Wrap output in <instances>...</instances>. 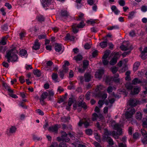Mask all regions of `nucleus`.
I'll use <instances>...</instances> for the list:
<instances>
[{"mask_svg": "<svg viewBox=\"0 0 147 147\" xmlns=\"http://www.w3.org/2000/svg\"><path fill=\"white\" fill-rule=\"evenodd\" d=\"M84 14L81 13L80 12L79 13V15L78 16V17H77V18L76 19V20L77 21H82L84 19Z\"/></svg>", "mask_w": 147, "mask_h": 147, "instance_id": "nucleus-31", "label": "nucleus"}, {"mask_svg": "<svg viewBox=\"0 0 147 147\" xmlns=\"http://www.w3.org/2000/svg\"><path fill=\"white\" fill-rule=\"evenodd\" d=\"M92 120L94 121L96 120L97 118L98 117V115L95 113L92 114Z\"/></svg>", "mask_w": 147, "mask_h": 147, "instance_id": "nucleus-45", "label": "nucleus"}, {"mask_svg": "<svg viewBox=\"0 0 147 147\" xmlns=\"http://www.w3.org/2000/svg\"><path fill=\"white\" fill-rule=\"evenodd\" d=\"M111 55H114L113 57L111 59V65H115L117 62V60L119 58L120 55L118 52H113Z\"/></svg>", "mask_w": 147, "mask_h": 147, "instance_id": "nucleus-6", "label": "nucleus"}, {"mask_svg": "<svg viewBox=\"0 0 147 147\" xmlns=\"http://www.w3.org/2000/svg\"><path fill=\"white\" fill-rule=\"evenodd\" d=\"M112 124L111 125L113 127V129L117 131H113L112 132V135L113 137L115 139H118L119 136L122 135V129L121 128V125L118 123H116L114 121H112Z\"/></svg>", "mask_w": 147, "mask_h": 147, "instance_id": "nucleus-1", "label": "nucleus"}, {"mask_svg": "<svg viewBox=\"0 0 147 147\" xmlns=\"http://www.w3.org/2000/svg\"><path fill=\"white\" fill-rule=\"evenodd\" d=\"M5 38H2L1 41L0 42V45H5L6 44V41L5 40Z\"/></svg>", "mask_w": 147, "mask_h": 147, "instance_id": "nucleus-49", "label": "nucleus"}, {"mask_svg": "<svg viewBox=\"0 0 147 147\" xmlns=\"http://www.w3.org/2000/svg\"><path fill=\"white\" fill-rule=\"evenodd\" d=\"M142 139V142L144 144H147V136H145Z\"/></svg>", "mask_w": 147, "mask_h": 147, "instance_id": "nucleus-47", "label": "nucleus"}, {"mask_svg": "<svg viewBox=\"0 0 147 147\" xmlns=\"http://www.w3.org/2000/svg\"><path fill=\"white\" fill-rule=\"evenodd\" d=\"M141 82L138 78H135L132 81V83L133 84L136 85L137 84H139Z\"/></svg>", "mask_w": 147, "mask_h": 147, "instance_id": "nucleus-36", "label": "nucleus"}, {"mask_svg": "<svg viewBox=\"0 0 147 147\" xmlns=\"http://www.w3.org/2000/svg\"><path fill=\"white\" fill-rule=\"evenodd\" d=\"M111 9L112 11L116 15L119 12V11L118 10L116 7L115 5L112 6L111 7Z\"/></svg>", "mask_w": 147, "mask_h": 147, "instance_id": "nucleus-28", "label": "nucleus"}, {"mask_svg": "<svg viewBox=\"0 0 147 147\" xmlns=\"http://www.w3.org/2000/svg\"><path fill=\"white\" fill-rule=\"evenodd\" d=\"M141 10L144 12H145L147 11V6H143L141 7Z\"/></svg>", "mask_w": 147, "mask_h": 147, "instance_id": "nucleus-64", "label": "nucleus"}, {"mask_svg": "<svg viewBox=\"0 0 147 147\" xmlns=\"http://www.w3.org/2000/svg\"><path fill=\"white\" fill-rule=\"evenodd\" d=\"M66 98V96H64L63 97H62V98H60L59 99V100L58 101V102L59 103L62 102Z\"/></svg>", "mask_w": 147, "mask_h": 147, "instance_id": "nucleus-60", "label": "nucleus"}, {"mask_svg": "<svg viewBox=\"0 0 147 147\" xmlns=\"http://www.w3.org/2000/svg\"><path fill=\"white\" fill-rule=\"evenodd\" d=\"M90 120L85 119H83V124L85 128H87L90 125Z\"/></svg>", "mask_w": 147, "mask_h": 147, "instance_id": "nucleus-15", "label": "nucleus"}, {"mask_svg": "<svg viewBox=\"0 0 147 147\" xmlns=\"http://www.w3.org/2000/svg\"><path fill=\"white\" fill-rule=\"evenodd\" d=\"M69 65V63L68 61H65V63L62 66V68H64L68 69V67L66 66L67 65L68 66Z\"/></svg>", "mask_w": 147, "mask_h": 147, "instance_id": "nucleus-51", "label": "nucleus"}, {"mask_svg": "<svg viewBox=\"0 0 147 147\" xmlns=\"http://www.w3.org/2000/svg\"><path fill=\"white\" fill-rule=\"evenodd\" d=\"M110 53V51L109 50L106 51L102 57V63L105 66L107 65L109 63V61L108 60L109 59L110 57L109 56Z\"/></svg>", "mask_w": 147, "mask_h": 147, "instance_id": "nucleus-3", "label": "nucleus"}, {"mask_svg": "<svg viewBox=\"0 0 147 147\" xmlns=\"http://www.w3.org/2000/svg\"><path fill=\"white\" fill-rule=\"evenodd\" d=\"M48 95V93L47 92H44L41 94L40 99H45L47 98Z\"/></svg>", "mask_w": 147, "mask_h": 147, "instance_id": "nucleus-35", "label": "nucleus"}, {"mask_svg": "<svg viewBox=\"0 0 147 147\" xmlns=\"http://www.w3.org/2000/svg\"><path fill=\"white\" fill-rule=\"evenodd\" d=\"M62 49V45L58 43L55 44V49L56 52H59Z\"/></svg>", "mask_w": 147, "mask_h": 147, "instance_id": "nucleus-17", "label": "nucleus"}, {"mask_svg": "<svg viewBox=\"0 0 147 147\" xmlns=\"http://www.w3.org/2000/svg\"><path fill=\"white\" fill-rule=\"evenodd\" d=\"M85 25L86 24L84 23V21L82 20L79 24H77V26L78 28H82L84 27L85 26Z\"/></svg>", "mask_w": 147, "mask_h": 147, "instance_id": "nucleus-34", "label": "nucleus"}, {"mask_svg": "<svg viewBox=\"0 0 147 147\" xmlns=\"http://www.w3.org/2000/svg\"><path fill=\"white\" fill-rule=\"evenodd\" d=\"M104 73V70L103 69L98 70L95 74V77L100 80L102 78V76Z\"/></svg>", "mask_w": 147, "mask_h": 147, "instance_id": "nucleus-7", "label": "nucleus"}, {"mask_svg": "<svg viewBox=\"0 0 147 147\" xmlns=\"http://www.w3.org/2000/svg\"><path fill=\"white\" fill-rule=\"evenodd\" d=\"M58 77L57 74V73H53L52 76V78L55 82H58L57 81V79Z\"/></svg>", "mask_w": 147, "mask_h": 147, "instance_id": "nucleus-33", "label": "nucleus"}, {"mask_svg": "<svg viewBox=\"0 0 147 147\" xmlns=\"http://www.w3.org/2000/svg\"><path fill=\"white\" fill-rule=\"evenodd\" d=\"M85 133L86 134L88 135H91L92 134L93 131L90 129H88L86 130Z\"/></svg>", "mask_w": 147, "mask_h": 147, "instance_id": "nucleus-41", "label": "nucleus"}, {"mask_svg": "<svg viewBox=\"0 0 147 147\" xmlns=\"http://www.w3.org/2000/svg\"><path fill=\"white\" fill-rule=\"evenodd\" d=\"M126 88L128 90H130L131 91L133 88V86L132 84L129 83H127L125 85Z\"/></svg>", "mask_w": 147, "mask_h": 147, "instance_id": "nucleus-26", "label": "nucleus"}, {"mask_svg": "<svg viewBox=\"0 0 147 147\" xmlns=\"http://www.w3.org/2000/svg\"><path fill=\"white\" fill-rule=\"evenodd\" d=\"M36 113H38L40 115H44V113L40 109H37L36 110Z\"/></svg>", "mask_w": 147, "mask_h": 147, "instance_id": "nucleus-61", "label": "nucleus"}, {"mask_svg": "<svg viewBox=\"0 0 147 147\" xmlns=\"http://www.w3.org/2000/svg\"><path fill=\"white\" fill-rule=\"evenodd\" d=\"M118 68L115 66L111 67V70L113 74L115 73L118 71Z\"/></svg>", "mask_w": 147, "mask_h": 147, "instance_id": "nucleus-39", "label": "nucleus"}, {"mask_svg": "<svg viewBox=\"0 0 147 147\" xmlns=\"http://www.w3.org/2000/svg\"><path fill=\"white\" fill-rule=\"evenodd\" d=\"M142 125L143 127L147 129V116L143 119Z\"/></svg>", "mask_w": 147, "mask_h": 147, "instance_id": "nucleus-27", "label": "nucleus"}, {"mask_svg": "<svg viewBox=\"0 0 147 147\" xmlns=\"http://www.w3.org/2000/svg\"><path fill=\"white\" fill-rule=\"evenodd\" d=\"M104 103V100H100L98 102V104L99 105V107L100 108L101 107Z\"/></svg>", "mask_w": 147, "mask_h": 147, "instance_id": "nucleus-57", "label": "nucleus"}, {"mask_svg": "<svg viewBox=\"0 0 147 147\" xmlns=\"http://www.w3.org/2000/svg\"><path fill=\"white\" fill-rule=\"evenodd\" d=\"M16 128L15 127L12 126L9 129V132L11 133H15L16 130Z\"/></svg>", "mask_w": 147, "mask_h": 147, "instance_id": "nucleus-46", "label": "nucleus"}, {"mask_svg": "<svg viewBox=\"0 0 147 147\" xmlns=\"http://www.w3.org/2000/svg\"><path fill=\"white\" fill-rule=\"evenodd\" d=\"M136 117L138 120H140L142 118V114L140 112H138L136 114Z\"/></svg>", "mask_w": 147, "mask_h": 147, "instance_id": "nucleus-37", "label": "nucleus"}, {"mask_svg": "<svg viewBox=\"0 0 147 147\" xmlns=\"http://www.w3.org/2000/svg\"><path fill=\"white\" fill-rule=\"evenodd\" d=\"M19 80L21 83L23 84L25 82L24 77L23 76H21L19 78Z\"/></svg>", "mask_w": 147, "mask_h": 147, "instance_id": "nucleus-59", "label": "nucleus"}, {"mask_svg": "<svg viewBox=\"0 0 147 147\" xmlns=\"http://www.w3.org/2000/svg\"><path fill=\"white\" fill-rule=\"evenodd\" d=\"M61 15L63 17H68L69 16V14L67 11L61 10L60 12Z\"/></svg>", "mask_w": 147, "mask_h": 147, "instance_id": "nucleus-22", "label": "nucleus"}, {"mask_svg": "<svg viewBox=\"0 0 147 147\" xmlns=\"http://www.w3.org/2000/svg\"><path fill=\"white\" fill-rule=\"evenodd\" d=\"M135 12L134 11L131 12L129 14L128 18L129 19H132L134 15Z\"/></svg>", "mask_w": 147, "mask_h": 147, "instance_id": "nucleus-63", "label": "nucleus"}, {"mask_svg": "<svg viewBox=\"0 0 147 147\" xmlns=\"http://www.w3.org/2000/svg\"><path fill=\"white\" fill-rule=\"evenodd\" d=\"M140 57L142 58V59L145 60L147 58V55H145V53H144L143 52L141 53Z\"/></svg>", "mask_w": 147, "mask_h": 147, "instance_id": "nucleus-55", "label": "nucleus"}, {"mask_svg": "<svg viewBox=\"0 0 147 147\" xmlns=\"http://www.w3.org/2000/svg\"><path fill=\"white\" fill-rule=\"evenodd\" d=\"M140 65V63L138 61L135 62L134 65L133 70L135 71L137 70Z\"/></svg>", "mask_w": 147, "mask_h": 147, "instance_id": "nucleus-32", "label": "nucleus"}, {"mask_svg": "<svg viewBox=\"0 0 147 147\" xmlns=\"http://www.w3.org/2000/svg\"><path fill=\"white\" fill-rule=\"evenodd\" d=\"M141 90V88L140 87H136L133 90L132 89L131 91V95H135L137 94Z\"/></svg>", "mask_w": 147, "mask_h": 147, "instance_id": "nucleus-12", "label": "nucleus"}, {"mask_svg": "<svg viewBox=\"0 0 147 147\" xmlns=\"http://www.w3.org/2000/svg\"><path fill=\"white\" fill-rule=\"evenodd\" d=\"M140 135L138 132H135L133 135V138L135 139H137L139 137H140Z\"/></svg>", "mask_w": 147, "mask_h": 147, "instance_id": "nucleus-54", "label": "nucleus"}, {"mask_svg": "<svg viewBox=\"0 0 147 147\" xmlns=\"http://www.w3.org/2000/svg\"><path fill=\"white\" fill-rule=\"evenodd\" d=\"M53 64V63L51 61H49L47 62L45 67L47 68L49 67H51L52 66Z\"/></svg>", "mask_w": 147, "mask_h": 147, "instance_id": "nucleus-44", "label": "nucleus"}, {"mask_svg": "<svg viewBox=\"0 0 147 147\" xmlns=\"http://www.w3.org/2000/svg\"><path fill=\"white\" fill-rule=\"evenodd\" d=\"M119 77V75L118 74H115L113 77H111V81H113L116 83L119 82V79L118 78Z\"/></svg>", "mask_w": 147, "mask_h": 147, "instance_id": "nucleus-18", "label": "nucleus"}, {"mask_svg": "<svg viewBox=\"0 0 147 147\" xmlns=\"http://www.w3.org/2000/svg\"><path fill=\"white\" fill-rule=\"evenodd\" d=\"M40 46V44L39 42V40L38 39H36L34 42V44L32 46V48L33 49L35 50H38Z\"/></svg>", "mask_w": 147, "mask_h": 147, "instance_id": "nucleus-11", "label": "nucleus"}, {"mask_svg": "<svg viewBox=\"0 0 147 147\" xmlns=\"http://www.w3.org/2000/svg\"><path fill=\"white\" fill-rule=\"evenodd\" d=\"M65 142L62 141L60 143L59 145V147H67L66 144Z\"/></svg>", "mask_w": 147, "mask_h": 147, "instance_id": "nucleus-53", "label": "nucleus"}, {"mask_svg": "<svg viewBox=\"0 0 147 147\" xmlns=\"http://www.w3.org/2000/svg\"><path fill=\"white\" fill-rule=\"evenodd\" d=\"M87 23L88 24L90 23L91 24L93 25L96 23V22L95 20L91 19L88 20L87 21Z\"/></svg>", "mask_w": 147, "mask_h": 147, "instance_id": "nucleus-52", "label": "nucleus"}, {"mask_svg": "<svg viewBox=\"0 0 147 147\" xmlns=\"http://www.w3.org/2000/svg\"><path fill=\"white\" fill-rule=\"evenodd\" d=\"M82 57L80 55H78L74 57L76 61H81L82 59Z\"/></svg>", "mask_w": 147, "mask_h": 147, "instance_id": "nucleus-43", "label": "nucleus"}, {"mask_svg": "<svg viewBox=\"0 0 147 147\" xmlns=\"http://www.w3.org/2000/svg\"><path fill=\"white\" fill-rule=\"evenodd\" d=\"M120 48L121 50L122 51H126L129 49V47L128 46H125L124 45H123L120 46Z\"/></svg>", "mask_w": 147, "mask_h": 147, "instance_id": "nucleus-42", "label": "nucleus"}, {"mask_svg": "<svg viewBox=\"0 0 147 147\" xmlns=\"http://www.w3.org/2000/svg\"><path fill=\"white\" fill-rule=\"evenodd\" d=\"M132 110L131 109H128L126 111L125 113V116L127 119H129L131 118L133 116V115L129 113L130 111H132Z\"/></svg>", "mask_w": 147, "mask_h": 147, "instance_id": "nucleus-13", "label": "nucleus"}, {"mask_svg": "<svg viewBox=\"0 0 147 147\" xmlns=\"http://www.w3.org/2000/svg\"><path fill=\"white\" fill-rule=\"evenodd\" d=\"M105 82L107 84H110V77L109 76H106L104 78Z\"/></svg>", "mask_w": 147, "mask_h": 147, "instance_id": "nucleus-25", "label": "nucleus"}, {"mask_svg": "<svg viewBox=\"0 0 147 147\" xmlns=\"http://www.w3.org/2000/svg\"><path fill=\"white\" fill-rule=\"evenodd\" d=\"M102 139L104 141L108 142L109 147L110 145V133L106 129H104V133L102 136Z\"/></svg>", "mask_w": 147, "mask_h": 147, "instance_id": "nucleus-4", "label": "nucleus"}, {"mask_svg": "<svg viewBox=\"0 0 147 147\" xmlns=\"http://www.w3.org/2000/svg\"><path fill=\"white\" fill-rule=\"evenodd\" d=\"M91 92L88 91L85 95V98L86 100H89L90 99Z\"/></svg>", "mask_w": 147, "mask_h": 147, "instance_id": "nucleus-48", "label": "nucleus"}, {"mask_svg": "<svg viewBox=\"0 0 147 147\" xmlns=\"http://www.w3.org/2000/svg\"><path fill=\"white\" fill-rule=\"evenodd\" d=\"M68 71V69L62 68V70H59V76L63 79V78L64 74L67 73Z\"/></svg>", "mask_w": 147, "mask_h": 147, "instance_id": "nucleus-10", "label": "nucleus"}, {"mask_svg": "<svg viewBox=\"0 0 147 147\" xmlns=\"http://www.w3.org/2000/svg\"><path fill=\"white\" fill-rule=\"evenodd\" d=\"M84 47L85 49H88L90 48L91 46L89 44L87 43L85 44Z\"/></svg>", "mask_w": 147, "mask_h": 147, "instance_id": "nucleus-58", "label": "nucleus"}, {"mask_svg": "<svg viewBox=\"0 0 147 147\" xmlns=\"http://www.w3.org/2000/svg\"><path fill=\"white\" fill-rule=\"evenodd\" d=\"M84 80L86 82H88L90 80L91 78V75L88 73H86L84 74Z\"/></svg>", "mask_w": 147, "mask_h": 147, "instance_id": "nucleus-21", "label": "nucleus"}, {"mask_svg": "<svg viewBox=\"0 0 147 147\" xmlns=\"http://www.w3.org/2000/svg\"><path fill=\"white\" fill-rule=\"evenodd\" d=\"M137 104V100L135 99H131L129 100V105L131 107H135Z\"/></svg>", "mask_w": 147, "mask_h": 147, "instance_id": "nucleus-14", "label": "nucleus"}, {"mask_svg": "<svg viewBox=\"0 0 147 147\" xmlns=\"http://www.w3.org/2000/svg\"><path fill=\"white\" fill-rule=\"evenodd\" d=\"M74 102V101L73 100V98H70L69 99L68 102V106L71 107L72 103Z\"/></svg>", "mask_w": 147, "mask_h": 147, "instance_id": "nucleus-50", "label": "nucleus"}, {"mask_svg": "<svg viewBox=\"0 0 147 147\" xmlns=\"http://www.w3.org/2000/svg\"><path fill=\"white\" fill-rule=\"evenodd\" d=\"M36 18L39 22H40L44 21L45 19L43 16L41 15L38 16L36 17Z\"/></svg>", "mask_w": 147, "mask_h": 147, "instance_id": "nucleus-30", "label": "nucleus"}, {"mask_svg": "<svg viewBox=\"0 0 147 147\" xmlns=\"http://www.w3.org/2000/svg\"><path fill=\"white\" fill-rule=\"evenodd\" d=\"M61 120L62 121L66 122L70 120V117H69L64 116L61 118Z\"/></svg>", "mask_w": 147, "mask_h": 147, "instance_id": "nucleus-40", "label": "nucleus"}, {"mask_svg": "<svg viewBox=\"0 0 147 147\" xmlns=\"http://www.w3.org/2000/svg\"><path fill=\"white\" fill-rule=\"evenodd\" d=\"M61 137L62 138V141H65V142H68L70 139L67 137V134L63 131H61Z\"/></svg>", "mask_w": 147, "mask_h": 147, "instance_id": "nucleus-8", "label": "nucleus"}, {"mask_svg": "<svg viewBox=\"0 0 147 147\" xmlns=\"http://www.w3.org/2000/svg\"><path fill=\"white\" fill-rule=\"evenodd\" d=\"M46 35L41 34L38 36V38L40 39H45L46 38Z\"/></svg>", "mask_w": 147, "mask_h": 147, "instance_id": "nucleus-62", "label": "nucleus"}, {"mask_svg": "<svg viewBox=\"0 0 147 147\" xmlns=\"http://www.w3.org/2000/svg\"><path fill=\"white\" fill-rule=\"evenodd\" d=\"M65 40H70L71 41H73L75 39V37L74 36H71L69 33L66 34V36L65 37Z\"/></svg>", "mask_w": 147, "mask_h": 147, "instance_id": "nucleus-19", "label": "nucleus"}, {"mask_svg": "<svg viewBox=\"0 0 147 147\" xmlns=\"http://www.w3.org/2000/svg\"><path fill=\"white\" fill-rule=\"evenodd\" d=\"M108 37H110V34H109L102 38V39L104 41L101 42L99 44L101 48H105L107 46L109 42Z\"/></svg>", "mask_w": 147, "mask_h": 147, "instance_id": "nucleus-5", "label": "nucleus"}, {"mask_svg": "<svg viewBox=\"0 0 147 147\" xmlns=\"http://www.w3.org/2000/svg\"><path fill=\"white\" fill-rule=\"evenodd\" d=\"M118 3L120 5L123 6L125 5V2L124 0H119Z\"/></svg>", "mask_w": 147, "mask_h": 147, "instance_id": "nucleus-56", "label": "nucleus"}, {"mask_svg": "<svg viewBox=\"0 0 147 147\" xmlns=\"http://www.w3.org/2000/svg\"><path fill=\"white\" fill-rule=\"evenodd\" d=\"M3 86L4 87L5 89H7L9 92H13V91L10 88V86H9L6 83H3Z\"/></svg>", "mask_w": 147, "mask_h": 147, "instance_id": "nucleus-23", "label": "nucleus"}, {"mask_svg": "<svg viewBox=\"0 0 147 147\" xmlns=\"http://www.w3.org/2000/svg\"><path fill=\"white\" fill-rule=\"evenodd\" d=\"M27 53V51L25 49H22L20 52V55L22 56H25Z\"/></svg>", "mask_w": 147, "mask_h": 147, "instance_id": "nucleus-38", "label": "nucleus"}, {"mask_svg": "<svg viewBox=\"0 0 147 147\" xmlns=\"http://www.w3.org/2000/svg\"><path fill=\"white\" fill-rule=\"evenodd\" d=\"M89 61L87 60H84L83 61V68L86 69L88 68L89 65Z\"/></svg>", "mask_w": 147, "mask_h": 147, "instance_id": "nucleus-24", "label": "nucleus"}, {"mask_svg": "<svg viewBox=\"0 0 147 147\" xmlns=\"http://www.w3.org/2000/svg\"><path fill=\"white\" fill-rule=\"evenodd\" d=\"M33 73L37 77H39L41 75V73L40 70L38 69L34 70Z\"/></svg>", "mask_w": 147, "mask_h": 147, "instance_id": "nucleus-29", "label": "nucleus"}, {"mask_svg": "<svg viewBox=\"0 0 147 147\" xmlns=\"http://www.w3.org/2000/svg\"><path fill=\"white\" fill-rule=\"evenodd\" d=\"M16 53L17 50L12 49L7 53L5 57L7 58V61L8 63H10V61L14 62L18 61V57L16 54Z\"/></svg>", "mask_w": 147, "mask_h": 147, "instance_id": "nucleus-2", "label": "nucleus"}, {"mask_svg": "<svg viewBox=\"0 0 147 147\" xmlns=\"http://www.w3.org/2000/svg\"><path fill=\"white\" fill-rule=\"evenodd\" d=\"M78 107H81V108H83L84 110H86L87 107L86 103L83 101L78 102Z\"/></svg>", "mask_w": 147, "mask_h": 147, "instance_id": "nucleus-16", "label": "nucleus"}, {"mask_svg": "<svg viewBox=\"0 0 147 147\" xmlns=\"http://www.w3.org/2000/svg\"><path fill=\"white\" fill-rule=\"evenodd\" d=\"M58 125L57 124H55L53 126L49 127L48 129V130L50 132L57 133H58Z\"/></svg>", "mask_w": 147, "mask_h": 147, "instance_id": "nucleus-9", "label": "nucleus"}, {"mask_svg": "<svg viewBox=\"0 0 147 147\" xmlns=\"http://www.w3.org/2000/svg\"><path fill=\"white\" fill-rule=\"evenodd\" d=\"M72 30L74 33H77L79 31V28L78 27L77 24H74L72 26Z\"/></svg>", "mask_w": 147, "mask_h": 147, "instance_id": "nucleus-20", "label": "nucleus"}]
</instances>
